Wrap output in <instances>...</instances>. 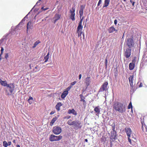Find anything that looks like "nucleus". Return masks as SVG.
<instances>
[{
	"label": "nucleus",
	"instance_id": "1",
	"mask_svg": "<svg viewBox=\"0 0 147 147\" xmlns=\"http://www.w3.org/2000/svg\"><path fill=\"white\" fill-rule=\"evenodd\" d=\"M113 109L116 111L122 113L126 111L125 106L121 102H114L113 105Z\"/></svg>",
	"mask_w": 147,
	"mask_h": 147
},
{
	"label": "nucleus",
	"instance_id": "2",
	"mask_svg": "<svg viewBox=\"0 0 147 147\" xmlns=\"http://www.w3.org/2000/svg\"><path fill=\"white\" fill-rule=\"evenodd\" d=\"M67 123L70 125H73L74 128L76 129H80L82 127L81 122L78 120L72 121L71 119H69Z\"/></svg>",
	"mask_w": 147,
	"mask_h": 147
},
{
	"label": "nucleus",
	"instance_id": "3",
	"mask_svg": "<svg viewBox=\"0 0 147 147\" xmlns=\"http://www.w3.org/2000/svg\"><path fill=\"white\" fill-rule=\"evenodd\" d=\"M15 86L14 84L11 83L7 85L5 89V93L7 95H11L13 94Z\"/></svg>",
	"mask_w": 147,
	"mask_h": 147
},
{
	"label": "nucleus",
	"instance_id": "4",
	"mask_svg": "<svg viewBox=\"0 0 147 147\" xmlns=\"http://www.w3.org/2000/svg\"><path fill=\"white\" fill-rule=\"evenodd\" d=\"M80 18V21L78 23V26L76 29V33L78 34V37H81L80 38H82L81 37V34H82L83 26L82 25V23L83 21V20L84 19V17H83L82 18Z\"/></svg>",
	"mask_w": 147,
	"mask_h": 147
},
{
	"label": "nucleus",
	"instance_id": "5",
	"mask_svg": "<svg viewBox=\"0 0 147 147\" xmlns=\"http://www.w3.org/2000/svg\"><path fill=\"white\" fill-rule=\"evenodd\" d=\"M115 127H113L112 130L111 132V135L110 137L111 146H112L113 145V142H114L115 140L116 136V132L115 131Z\"/></svg>",
	"mask_w": 147,
	"mask_h": 147
},
{
	"label": "nucleus",
	"instance_id": "6",
	"mask_svg": "<svg viewBox=\"0 0 147 147\" xmlns=\"http://www.w3.org/2000/svg\"><path fill=\"white\" fill-rule=\"evenodd\" d=\"M126 45L128 47L130 48L134 47L135 43L134 41V38L132 37L131 38H128L126 41Z\"/></svg>",
	"mask_w": 147,
	"mask_h": 147
},
{
	"label": "nucleus",
	"instance_id": "7",
	"mask_svg": "<svg viewBox=\"0 0 147 147\" xmlns=\"http://www.w3.org/2000/svg\"><path fill=\"white\" fill-rule=\"evenodd\" d=\"M62 138V136L61 135L59 136H55L53 134H51L49 136V140L51 142L57 141L61 140Z\"/></svg>",
	"mask_w": 147,
	"mask_h": 147
},
{
	"label": "nucleus",
	"instance_id": "8",
	"mask_svg": "<svg viewBox=\"0 0 147 147\" xmlns=\"http://www.w3.org/2000/svg\"><path fill=\"white\" fill-rule=\"evenodd\" d=\"M108 83L106 82H104L102 85L99 90V92H106L108 90Z\"/></svg>",
	"mask_w": 147,
	"mask_h": 147
},
{
	"label": "nucleus",
	"instance_id": "9",
	"mask_svg": "<svg viewBox=\"0 0 147 147\" xmlns=\"http://www.w3.org/2000/svg\"><path fill=\"white\" fill-rule=\"evenodd\" d=\"M75 7H71V9L69 11L70 13V18L72 21H74L75 20Z\"/></svg>",
	"mask_w": 147,
	"mask_h": 147
},
{
	"label": "nucleus",
	"instance_id": "10",
	"mask_svg": "<svg viewBox=\"0 0 147 147\" xmlns=\"http://www.w3.org/2000/svg\"><path fill=\"white\" fill-rule=\"evenodd\" d=\"M53 132L56 135L59 134L61 132V129L59 127L55 126L53 128Z\"/></svg>",
	"mask_w": 147,
	"mask_h": 147
},
{
	"label": "nucleus",
	"instance_id": "11",
	"mask_svg": "<svg viewBox=\"0 0 147 147\" xmlns=\"http://www.w3.org/2000/svg\"><path fill=\"white\" fill-rule=\"evenodd\" d=\"M131 54V49L129 48L126 49L124 53V55L126 59H128Z\"/></svg>",
	"mask_w": 147,
	"mask_h": 147
},
{
	"label": "nucleus",
	"instance_id": "12",
	"mask_svg": "<svg viewBox=\"0 0 147 147\" xmlns=\"http://www.w3.org/2000/svg\"><path fill=\"white\" fill-rule=\"evenodd\" d=\"M125 130L127 136L128 138L129 139V138L131 137V135L132 133V131L131 128L129 127H126L125 128Z\"/></svg>",
	"mask_w": 147,
	"mask_h": 147
},
{
	"label": "nucleus",
	"instance_id": "13",
	"mask_svg": "<svg viewBox=\"0 0 147 147\" xmlns=\"http://www.w3.org/2000/svg\"><path fill=\"white\" fill-rule=\"evenodd\" d=\"M133 139L131 140L130 138H128V140L129 142L130 143V144L132 145L133 146H134L136 144V141H134V140L136 141L137 139L133 137L132 138Z\"/></svg>",
	"mask_w": 147,
	"mask_h": 147
},
{
	"label": "nucleus",
	"instance_id": "14",
	"mask_svg": "<svg viewBox=\"0 0 147 147\" xmlns=\"http://www.w3.org/2000/svg\"><path fill=\"white\" fill-rule=\"evenodd\" d=\"M134 76V75L130 76L128 78L130 86L132 88H133L134 87L133 79Z\"/></svg>",
	"mask_w": 147,
	"mask_h": 147
},
{
	"label": "nucleus",
	"instance_id": "15",
	"mask_svg": "<svg viewBox=\"0 0 147 147\" xmlns=\"http://www.w3.org/2000/svg\"><path fill=\"white\" fill-rule=\"evenodd\" d=\"M90 77H88L85 79V83L87 86H88L90 83Z\"/></svg>",
	"mask_w": 147,
	"mask_h": 147
},
{
	"label": "nucleus",
	"instance_id": "16",
	"mask_svg": "<svg viewBox=\"0 0 147 147\" xmlns=\"http://www.w3.org/2000/svg\"><path fill=\"white\" fill-rule=\"evenodd\" d=\"M0 83L1 85L4 87L7 86L9 84H7L6 81H3L1 79H0Z\"/></svg>",
	"mask_w": 147,
	"mask_h": 147
},
{
	"label": "nucleus",
	"instance_id": "17",
	"mask_svg": "<svg viewBox=\"0 0 147 147\" xmlns=\"http://www.w3.org/2000/svg\"><path fill=\"white\" fill-rule=\"evenodd\" d=\"M61 15H60L56 14H55L53 19H55L54 23H55L56 21L60 19Z\"/></svg>",
	"mask_w": 147,
	"mask_h": 147
},
{
	"label": "nucleus",
	"instance_id": "18",
	"mask_svg": "<svg viewBox=\"0 0 147 147\" xmlns=\"http://www.w3.org/2000/svg\"><path fill=\"white\" fill-rule=\"evenodd\" d=\"M108 31L110 33L113 32L115 31H117V30L115 29L114 26H112L109 28Z\"/></svg>",
	"mask_w": 147,
	"mask_h": 147
},
{
	"label": "nucleus",
	"instance_id": "19",
	"mask_svg": "<svg viewBox=\"0 0 147 147\" xmlns=\"http://www.w3.org/2000/svg\"><path fill=\"white\" fill-rule=\"evenodd\" d=\"M32 26H31V22L30 21H29L27 24V33H28V30L30 29H32Z\"/></svg>",
	"mask_w": 147,
	"mask_h": 147
},
{
	"label": "nucleus",
	"instance_id": "20",
	"mask_svg": "<svg viewBox=\"0 0 147 147\" xmlns=\"http://www.w3.org/2000/svg\"><path fill=\"white\" fill-rule=\"evenodd\" d=\"M62 105V103L61 102L58 103L55 106V108L57 111H59L60 109V107Z\"/></svg>",
	"mask_w": 147,
	"mask_h": 147
},
{
	"label": "nucleus",
	"instance_id": "21",
	"mask_svg": "<svg viewBox=\"0 0 147 147\" xmlns=\"http://www.w3.org/2000/svg\"><path fill=\"white\" fill-rule=\"evenodd\" d=\"M68 112L69 114L72 113L75 115H76L77 114L76 112L74 109H69L68 111Z\"/></svg>",
	"mask_w": 147,
	"mask_h": 147
},
{
	"label": "nucleus",
	"instance_id": "22",
	"mask_svg": "<svg viewBox=\"0 0 147 147\" xmlns=\"http://www.w3.org/2000/svg\"><path fill=\"white\" fill-rule=\"evenodd\" d=\"M68 94V92H67V91L65 90L64 91L61 95V98L63 99Z\"/></svg>",
	"mask_w": 147,
	"mask_h": 147
},
{
	"label": "nucleus",
	"instance_id": "23",
	"mask_svg": "<svg viewBox=\"0 0 147 147\" xmlns=\"http://www.w3.org/2000/svg\"><path fill=\"white\" fill-rule=\"evenodd\" d=\"M58 117L55 116V117H54L52 120L51 121L50 123V125L51 126H52L53 125L55 122L57 120Z\"/></svg>",
	"mask_w": 147,
	"mask_h": 147
},
{
	"label": "nucleus",
	"instance_id": "24",
	"mask_svg": "<svg viewBox=\"0 0 147 147\" xmlns=\"http://www.w3.org/2000/svg\"><path fill=\"white\" fill-rule=\"evenodd\" d=\"M110 1V0H105V3L103 7L104 8L107 7L109 4Z\"/></svg>",
	"mask_w": 147,
	"mask_h": 147
},
{
	"label": "nucleus",
	"instance_id": "25",
	"mask_svg": "<svg viewBox=\"0 0 147 147\" xmlns=\"http://www.w3.org/2000/svg\"><path fill=\"white\" fill-rule=\"evenodd\" d=\"M99 107V106H98L95 107L94 109V110L97 113L96 115L97 114L98 115L100 113V111Z\"/></svg>",
	"mask_w": 147,
	"mask_h": 147
},
{
	"label": "nucleus",
	"instance_id": "26",
	"mask_svg": "<svg viewBox=\"0 0 147 147\" xmlns=\"http://www.w3.org/2000/svg\"><path fill=\"white\" fill-rule=\"evenodd\" d=\"M142 128L143 131H145V130L146 131L147 130V127L146 125L144 122H142Z\"/></svg>",
	"mask_w": 147,
	"mask_h": 147
},
{
	"label": "nucleus",
	"instance_id": "27",
	"mask_svg": "<svg viewBox=\"0 0 147 147\" xmlns=\"http://www.w3.org/2000/svg\"><path fill=\"white\" fill-rule=\"evenodd\" d=\"M135 64L131 63H130L129 65V69L130 70H132L135 67Z\"/></svg>",
	"mask_w": 147,
	"mask_h": 147
},
{
	"label": "nucleus",
	"instance_id": "28",
	"mask_svg": "<svg viewBox=\"0 0 147 147\" xmlns=\"http://www.w3.org/2000/svg\"><path fill=\"white\" fill-rule=\"evenodd\" d=\"M49 52H48L47 55L44 58V59L45 60V61H44V63H45L47 62L49 58Z\"/></svg>",
	"mask_w": 147,
	"mask_h": 147
},
{
	"label": "nucleus",
	"instance_id": "29",
	"mask_svg": "<svg viewBox=\"0 0 147 147\" xmlns=\"http://www.w3.org/2000/svg\"><path fill=\"white\" fill-rule=\"evenodd\" d=\"M41 42L39 40H38L36 41L34 44L33 46L32 47L33 48H34L37 45L40 43Z\"/></svg>",
	"mask_w": 147,
	"mask_h": 147
},
{
	"label": "nucleus",
	"instance_id": "30",
	"mask_svg": "<svg viewBox=\"0 0 147 147\" xmlns=\"http://www.w3.org/2000/svg\"><path fill=\"white\" fill-rule=\"evenodd\" d=\"M83 14V10L80 9L79 11L80 17L81 18Z\"/></svg>",
	"mask_w": 147,
	"mask_h": 147
},
{
	"label": "nucleus",
	"instance_id": "31",
	"mask_svg": "<svg viewBox=\"0 0 147 147\" xmlns=\"http://www.w3.org/2000/svg\"><path fill=\"white\" fill-rule=\"evenodd\" d=\"M3 146L5 147H7L8 146V143L5 141H3Z\"/></svg>",
	"mask_w": 147,
	"mask_h": 147
},
{
	"label": "nucleus",
	"instance_id": "32",
	"mask_svg": "<svg viewBox=\"0 0 147 147\" xmlns=\"http://www.w3.org/2000/svg\"><path fill=\"white\" fill-rule=\"evenodd\" d=\"M35 69H36V70H35V69H34L33 70L34 72H36L40 70V69L38 67V65H36V66L35 67Z\"/></svg>",
	"mask_w": 147,
	"mask_h": 147
},
{
	"label": "nucleus",
	"instance_id": "33",
	"mask_svg": "<svg viewBox=\"0 0 147 147\" xmlns=\"http://www.w3.org/2000/svg\"><path fill=\"white\" fill-rule=\"evenodd\" d=\"M33 98L31 97V96H30L29 97V98L28 99V102L30 103V104H31L32 103V101H31L30 102V100H33Z\"/></svg>",
	"mask_w": 147,
	"mask_h": 147
},
{
	"label": "nucleus",
	"instance_id": "34",
	"mask_svg": "<svg viewBox=\"0 0 147 147\" xmlns=\"http://www.w3.org/2000/svg\"><path fill=\"white\" fill-rule=\"evenodd\" d=\"M26 17H25V18H24L21 21V22L19 23V24H18V25H20L21 24L22 25H23V24H24V23H23V22L24 21H25V18Z\"/></svg>",
	"mask_w": 147,
	"mask_h": 147
},
{
	"label": "nucleus",
	"instance_id": "35",
	"mask_svg": "<svg viewBox=\"0 0 147 147\" xmlns=\"http://www.w3.org/2000/svg\"><path fill=\"white\" fill-rule=\"evenodd\" d=\"M136 57H134V59H133L132 62L131 63L134 64L135 65L136 61Z\"/></svg>",
	"mask_w": 147,
	"mask_h": 147
},
{
	"label": "nucleus",
	"instance_id": "36",
	"mask_svg": "<svg viewBox=\"0 0 147 147\" xmlns=\"http://www.w3.org/2000/svg\"><path fill=\"white\" fill-rule=\"evenodd\" d=\"M114 76L115 78H116L118 75V71L116 70L114 73Z\"/></svg>",
	"mask_w": 147,
	"mask_h": 147
},
{
	"label": "nucleus",
	"instance_id": "37",
	"mask_svg": "<svg viewBox=\"0 0 147 147\" xmlns=\"http://www.w3.org/2000/svg\"><path fill=\"white\" fill-rule=\"evenodd\" d=\"M132 104H131V102L129 103V104L128 105V109H130L131 108H132Z\"/></svg>",
	"mask_w": 147,
	"mask_h": 147
},
{
	"label": "nucleus",
	"instance_id": "38",
	"mask_svg": "<svg viewBox=\"0 0 147 147\" xmlns=\"http://www.w3.org/2000/svg\"><path fill=\"white\" fill-rule=\"evenodd\" d=\"M105 66H106V67H107V64H108V61H107V57H106V58L105 59Z\"/></svg>",
	"mask_w": 147,
	"mask_h": 147
},
{
	"label": "nucleus",
	"instance_id": "39",
	"mask_svg": "<svg viewBox=\"0 0 147 147\" xmlns=\"http://www.w3.org/2000/svg\"><path fill=\"white\" fill-rule=\"evenodd\" d=\"M80 101L81 102H83V105L86 104V101L85 100V99H83L82 98V99H80Z\"/></svg>",
	"mask_w": 147,
	"mask_h": 147
},
{
	"label": "nucleus",
	"instance_id": "40",
	"mask_svg": "<svg viewBox=\"0 0 147 147\" xmlns=\"http://www.w3.org/2000/svg\"><path fill=\"white\" fill-rule=\"evenodd\" d=\"M85 6H84L83 5H80V9H82L84 10V9L85 8Z\"/></svg>",
	"mask_w": 147,
	"mask_h": 147
},
{
	"label": "nucleus",
	"instance_id": "41",
	"mask_svg": "<svg viewBox=\"0 0 147 147\" xmlns=\"http://www.w3.org/2000/svg\"><path fill=\"white\" fill-rule=\"evenodd\" d=\"M72 87L71 86H70L69 87H68L66 89V91H67L68 92V91H69Z\"/></svg>",
	"mask_w": 147,
	"mask_h": 147
},
{
	"label": "nucleus",
	"instance_id": "42",
	"mask_svg": "<svg viewBox=\"0 0 147 147\" xmlns=\"http://www.w3.org/2000/svg\"><path fill=\"white\" fill-rule=\"evenodd\" d=\"M80 97L81 99H85V98L83 96L82 94H81L80 95Z\"/></svg>",
	"mask_w": 147,
	"mask_h": 147
},
{
	"label": "nucleus",
	"instance_id": "43",
	"mask_svg": "<svg viewBox=\"0 0 147 147\" xmlns=\"http://www.w3.org/2000/svg\"><path fill=\"white\" fill-rule=\"evenodd\" d=\"M71 117L70 116L68 115L66 117H65L64 118H63V119H68L70 118Z\"/></svg>",
	"mask_w": 147,
	"mask_h": 147
},
{
	"label": "nucleus",
	"instance_id": "44",
	"mask_svg": "<svg viewBox=\"0 0 147 147\" xmlns=\"http://www.w3.org/2000/svg\"><path fill=\"white\" fill-rule=\"evenodd\" d=\"M76 83V82L75 81H74V82H72L71 84V86H73L74 85H75Z\"/></svg>",
	"mask_w": 147,
	"mask_h": 147
},
{
	"label": "nucleus",
	"instance_id": "45",
	"mask_svg": "<svg viewBox=\"0 0 147 147\" xmlns=\"http://www.w3.org/2000/svg\"><path fill=\"white\" fill-rule=\"evenodd\" d=\"M144 6L146 10H147V1H146L144 4Z\"/></svg>",
	"mask_w": 147,
	"mask_h": 147
},
{
	"label": "nucleus",
	"instance_id": "46",
	"mask_svg": "<svg viewBox=\"0 0 147 147\" xmlns=\"http://www.w3.org/2000/svg\"><path fill=\"white\" fill-rule=\"evenodd\" d=\"M4 49L3 48V47H1V54H2L3 53V51H4Z\"/></svg>",
	"mask_w": 147,
	"mask_h": 147
},
{
	"label": "nucleus",
	"instance_id": "47",
	"mask_svg": "<svg viewBox=\"0 0 147 147\" xmlns=\"http://www.w3.org/2000/svg\"><path fill=\"white\" fill-rule=\"evenodd\" d=\"M55 113V111H51V112L50 113V115H52L54 114V113Z\"/></svg>",
	"mask_w": 147,
	"mask_h": 147
},
{
	"label": "nucleus",
	"instance_id": "48",
	"mask_svg": "<svg viewBox=\"0 0 147 147\" xmlns=\"http://www.w3.org/2000/svg\"><path fill=\"white\" fill-rule=\"evenodd\" d=\"M8 53H6L5 56V58L6 59H7L8 57Z\"/></svg>",
	"mask_w": 147,
	"mask_h": 147
},
{
	"label": "nucleus",
	"instance_id": "49",
	"mask_svg": "<svg viewBox=\"0 0 147 147\" xmlns=\"http://www.w3.org/2000/svg\"><path fill=\"white\" fill-rule=\"evenodd\" d=\"M101 0H99V1L98 2V6H99L100 4L101 3Z\"/></svg>",
	"mask_w": 147,
	"mask_h": 147
},
{
	"label": "nucleus",
	"instance_id": "50",
	"mask_svg": "<svg viewBox=\"0 0 147 147\" xmlns=\"http://www.w3.org/2000/svg\"><path fill=\"white\" fill-rule=\"evenodd\" d=\"M48 8H44V7H42V8H41V9H42V10H43V11H45V10H47V9H48Z\"/></svg>",
	"mask_w": 147,
	"mask_h": 147
},
{
	"label": "nucleus",
	"instance_id": "51",
	"mask_svg": "<svg viewBox=\"0 0 147 147\" xmlns=\"http://www.w3.org/2000/svg\"><path fill=\"white\" fill-rule=\"evenodd\" d=\"M114 22L115 24V25H116L117 22V20H115Z\"/></svg>",
	"mask_w": 147,
	"mask_h": 147
},
{
	"label": "nucleus",
	"instance_id": "52",
	"mask_svg": "<svg viewBox=\"0 0 147 147\" xmlns=\"http://www.w3.org/2000/svg\"><path fill=\"white\" fill-rule=\"evenodd\" d=\"M41 0H39L37 2V3H36V5H35V6H36V5H38V3H40V1Z\"/></svg>",
	"mask_w": 147,
	"mask_h": 147
},
{
	"label": "nucleus",
	"instance_id": "53",
	"mask_svg": "<svg viewBox=\"0 0 147 147\" xmlns=\"http://www.w3.org/2000/svg\"><path fill=\"white\" fill-rule=\"evenodd\" d=\"M142 86H143V84H142V83L141 82L140 83V84L139 86V87H142Z\"/></svg>",
	"mask_w": 147,
	"mask_h": 147
},
{
	"label": "nucleus",
	"instance_id": "54",
	"mask_svg": "<svg viewBox=\"0 0 147 147\" xmlns=\"http://www.w3.org/2000/svg\"><path fill=\"white\" fill-rule=\"evenodd\" d=\"M81 77H82L81 74H80L79 76V80H80L81 78Z\"/></svg>",
	"mask_w": 147,
	"mask_h": 147
},
{
	"label": "nucleus",
	"instance_id": "55",
	"mask_svg": "<svg viewBox=\"0 0 147 147\" xmlns=\"http://www.w3.org/2000/svg\"><path fill=\"white\" fill-rule=\"evenodd\" d=\"M11 142L10 141L8 142V145L9 146H10L11 144Z\"/></svg>",
	"mask_w": 147,
	"mask_h": 147
},
{
	"label": "nucleus",
	"instance_id": "56",
	"mask_svg": "<svg viewBox=\"0 0 147 147\" xmlns=\"http://www.w3.org/2000/svg\"><path fill=\"white\" fill-rule=\"evenodd\" d=\"M134 0H130V2L132 3H133V2H134Z\"/></svg>",
	"mask_w": 147,
	"mask_h": 147
},
{
	"label": "nucleus",
	"instance_id": "57",
	"mask_svg": "<svg viewBox=\"0 0 147 147\" xmlns=\"http://www.w3.org/2000/svg\"><path fill=\"white\" fill-rule=\"evenodd\" d=\"M135 3V2H133V3H132L133 6H134Z\"/></svg>",
	"mask_w": 147,
	"mask_h": 147
},
{
	"label": "nucleus",
	"instance_id": "58",
	"mask_svg": "<svg viewBox=\"0 0 147 147\" xmlns=\"http://www.w3.org/2000/svg\"><path fill=\"white\" fill-rule=\"evenodd\" d=\"M13 143H16V140H13Z\"/></svg>",
	"mask_w": 147,
	"mask_h": 147
},
{
	"label": "nucleus",
	"instance_id": "59",
	"mask_svg": "<svg viewBox=\"0 0 147 147\" xmlns=\"http://www.w3.org/2000/svg\"><path fill=\"white\" fill-rule=\"evenodd\" d=\"M2 54H1V53L0 54V59L1 60V55Z\"/></svg>",
	"mask_w": 147,
	"mask_h": 147
},
{
	"label": "nucleus",
	"instance_id": "60",
	"mask_svg": "<svg viewBox=\"0 0 147 147\" xmlns=\"http://www.w3.org/2000/svg\"><path fill=\"white\" fill-rule=\"evenodd\" d=\"M16 147H20V146L19 145H17Z\"/></svg>",
	"mask_w": 147,
	"mask_h": 147
},
{
	"label": "nucleus",
	"instance_id": "61",
	"mask_svg": "<svg viewBox=\"0 0 147 147\" xmlns=\"http://www.w3.org/2000/svg\"><path fill=\"white\" fill-rule=\"evenodd\" d=\"M85 142H88V140L87 139H85Z\"/></svg>",
	"mask_w": 147,
	"mask_h": 147
},
{
	"label": "nucleus",
	"instance_id": "62",
	"mask_svg": "<svg viewBox=\"0 0 147 147\" xmlns=\"http://www.w3.org/2000/svg\"><path fill=\"white\" fill-rule=\"evenodd\" d=\"M83 34V38H84V33Z\"/></svg>",
	"mask_w": 147,
	"mask_h": 147
},
{
	"label": "nucleus",
	"instance_id": "63",
	"mask_svg": "<svg viewBox=\"0 0 147 147\" xmlns=\"http://www.w3.org/2000/svg\"><path fill=\"white\" fill-rule=\"evenodd\" d=\"M123 1H124L125 2L126 1V0H123Z\"/></svg>",
	"mask_w": 147,
	"mask_h": 147
},
{
	"label": "nucleus",
	"instance_id": "64",
	"mask_svg": "<svg viewBox=\"0 0 147 147\" xmlns=\"http://www.w3.org/2000/svg\"><path fill=\"white\" fill-rule=\"evenodd\" d=\"M57 116H58V117H59V115H57Z\"/></svg>",
	"mask_w": 147,
	"mask_h": 147
}]
</instances>
